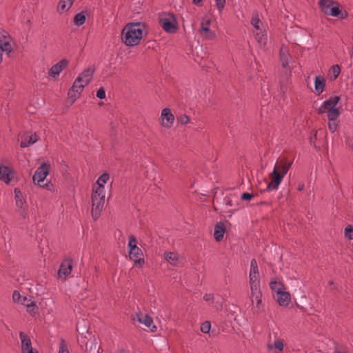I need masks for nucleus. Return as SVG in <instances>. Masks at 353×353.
<instances>
[{"label":"nucleus","mask_w":353,"mask_h":353,"mask_svg":"<svg viewBox=\"0 0 353 353\" xmlns=\"http://www.w3.org/2000/svg\"><path fill=\"white\" fill-rule=\"evenodd\" d=\"M110 176L107 172L103 173L93 185L92 193V216L97 219L103 208L105 198V184Z\"/></svg>","instance_id":"nucleus-1"},{"label":"nucleus","mask_w":353,"mask_h":353,"mask_svg":"<svg viewBox=\"0 0 353 353\" xmlns=\"http://www.w3.org/2000/svg\"><path fill=\"white\" fill-rule=\"evenodd\" d=\"M145 34L146 28L144 23H132L123 28L121 39L124 44H139Z\"/></svg>","instance_id":"nucleus-2"},{"label":"nucleus","mask_w":353,"mask_h":353,"mask_svg":"<svg viewBox=\"0 0 353 353\" xmlns=\"http://www.w3.org/2000/svg\"><path fill=\"white\" fill-rule=\"evenodd\" d=\"M270 288L279 305L281 307H288L291 302V294L287 292L285 285L273 279L270 283Z\"/></svg>","instance_id":"nucleus-3"},{"label":"nucleus","mask_w":353,"mask_h":353,"mask_svg":"<svg viewBox=\"0 0 353 353\" xmlns=\"http://www.w3.org/2000/svg\"><path fill=\"white\" fill-rule=\"evenodd\" d=\"M319 6L321 11L327 15L338 17L343 19L347 17V12L341 10L340 5L336 1L332 0H320Z\"/></svg>","instance_id":"nucleus-4"},{"label":"nucleus","mask_w":353,"mask_h":353,"mask_svg":"<svg viewBox=\"0 0 353 353\" xmlns=\"http://www.w3.org/2000/svg\"><path fill=\"white\" fill-rule=\"evenodd\" d=\"M250 23L252 26V33L256 41L259 43L265 44L267 42L266 28L259 19L258 13H254L252 16Z\"/></svg>","instance_id":"nucleus-5"},{"label":"nucleus","mask_w":353,"mask_h":353,"mask_svg":"<svg viewBox=\"0 0 353 353\" xmlns=\"http://www.w3.org/2000/svg\"><path fill=\"white\" fill-rule=\"evenodd\" d=\"M339 101L337 96L331 97L325 101L319 108L320 113H326L329 121H334L339 116V109L336 107Z\"/></svg>","instance_id":"nucleus-6"},{"label":"nucleus","mask_w":353,"mask_h":353,"mask_svg":"<svg viewBox=\"0 0 353 353\" xmlns=\"http://www.w3.org/2000/svg\"><path fill=\"white\" fill-rule=\"evenodd\" d=\"M128 248L130 259L134 261L135 264L141 265L143 263V253L141 249L137 247V239L133 236L129 237Z\"/></svg>","instance_id":"nucleus-7"},{"label":"nucleus","mask_w":353,"mask_h":353,"mask_svg":"<svg viewBox=\"0 0 353 353\" xmlns=\"http://www.w3.org/2000/svg\"><path fill=\"white\" fill-rule=\"evenodd\" d=\"M260 274L257 262L255 259L251 260L249 272V285L250 290H259L260 288Z\"/></svg>","instance_id":"nucleus-8"},{"label":"nucleus","mask_w":353,"mask_h":353,"mask_svg":"<svg viewBox=\"0 0 353 353\" xmlns=\"http://www.w3.org/2000/svg\"><path fill=\"white\" fill-rule=\"evenodd\" d=\"M159 23L167 32H174L177 29V21L174 14L164 13L159 17Z\"/></svg>","instance_id":"nucleus-9"},{"label":"nucleus","mask_w":353,"mask_h":353,"mask_svg":"<svg viewBox=\"0 0 353 353\" xmlns=\"http://www.w3.org/2000/svg\"><path fill=\"white\" fill-rule=\"evenodd\" d=\"M50 168V164L47 163H43L37 168L32 176V181L34 185H41V183L44 182L49 174Z\"/></svg>","instance_id":"nucleus-10"},{"label":"nucleus","mask_w":353,"mask_h":353,"mask_svg":"<svg viewBox=\"0 0 353 353\" xmlns=\"http://www.w3.org/2000/svg\"><path fill=\"white\" fill-rule=\"evenodd\" d=\"M250 299L254 313L260 314L263 311L264 305L262 301L261 289L250 290Z\"/></svg>","instance_id":"nucleus-11"},{"label":"nucleus","mask_w":353,"mask_h":353,"mask_svg":"<svg viewBox=\"0 0 353 353\" xmlns=\"http://www.w3.org/2000/svg\"><path fill=\"white\" fill-rule=\"evenodd\" d=\"M174 116L170 108H165L161 110L159 121L163 128L165 129L171 128L174 124Z\"/></svg>","instance_id":"nucleus-12"},{"label":"nucleus","mask_w":353,"mask_h":353,"mask_svg":"<svg viewBox=\"0 0 353 353\" xmlns=\"http://www.w3.org/2000/svg\"><path fill=\"white\" fill-rule=\"evenodd\" d=\"M94 73V69L88 68L82 71L79 76L77 77L73 83L77 85H82V89L90 82L92 79Z\"/></svg>","instance_id":"nucleus-13"},{"label":"nucleus","mask_w":353,"mask_h":353,"mask_svg":"<svg viewBox=\"0 0 353 353\" xmlns=\"http://www.w3.org/2000/svg\"><path fill=\"white\" fill-rule=\"evenodd\" d=\"M19 338L21 343V348L22 353H38V351L32 347L31 340L27 334L20 332Z\"/></svg>","instance_id":"nucleus-14"},{"label":"nucleus","mask_w":353,"mask_h":353,"mask_svg":"<svg viewBox=\"0 0 353 353\" xmlns=\"http://www.w3.org/2000/svg\"><path fill=\"white\" fill-rule=\"evenodd\" d=\"M14 193L16 205L18 208V209L21 211V214H23V216H25L24 214L27 210L28 206L23 194L19 188H15L14 190Z\"/></svg>","instance_id":"nucleus-15"},{"label":"nucleus","mask_w":353,"mask_h":353,"mask_svg":"<svg viewBox=\"0 0 353 353\" xmlns=\"http://www.w3.org/2000/svg\"><path fill=\"white\" fill-rule=\"evenodd\" d=\"M284 176L280 172H277L276 170H273L270 174L271 181L268 184L267 190H277Z\"/></svg>","instance_id":"nucleus-16"},{"label":"nucleus","mask_w":353,"mask_h":353,"mask_svg":"<svg viewBox=\"0 0 353 353\" xmlns=\"http://www.w3.org/2000/svg\"><path fill=\"white\" fill-rule=\"evenodd\" d=\"M67 65L68 61L65 59H62L50 68L48 71L49 76L53 79H57Z\"/></svg>","instance_id":"nucleus-17"},{"label":"nucleus","mask_w":353,"mask_h":353,"mask_svg":"<svg viewBox=\"0 0 353 353\" xmlns=\"http://www.w3.org/2000/svg\"><path fill=\"white\" fill-rule=\"evenodd\" d=\"M280 61L284 68L290 70V49L289 46H282L280 49Z\"/></svg>","instance_id":"nucleus-18"},{"label":"nucleus","mask_w":353,"mask_h":353,"mask_svg":"<svg viewBox=\"0 0 353 353\" xmlns=\"http://www.w3.org/2000/svg\"><path fill=\"white\" fill-rule=\"evenodd\" d=\"M14 171L13 170L6 165L0 164V179L6 183H9L13 178Z\"/></svg>","instance_id":"nucleus-19"},{"label":"nucleus","mask_w":353,"mask_h":353,"mask_svg":"<svg viewBox=\"0 0 353 353\" xmlns=\"http://www.w3.org/2000/svg\"><path fill=\"white\" fill-rule=\"evenodd\" d=\"M77 330L79 334L81 336V343L87 346V342L83 339H86V334H88V324L85 320L79 321L77 324Z\"/></svg>","instance_id":"nucleus-20"},{"label":"nucleus","mask_w":353,"mask_h":353,"mask_svg":"<svg viewBox=\"0 0 353 353\" xmlns=\"http://www.w3.org/2000/svg\"><path fill=\"white\" fill-rule=\"evenodd\" d=\"M72 268V262L68 260L64 261L61 264L59 270L58 271L59 279H63L66 276H68L71 273Z\"/></svg>","instance_id":"nucleus-21"},{"label":"nucleus","mask_w":353,"mask_h":353,"mask_svg":"<svg viewBox=\"0 0 353 353\" xmlns=\"http://www.w3.org/2000/svg\"><path fill=\"white\" fill-rule=\"evenodd\" d=\"M38 140L37 135L35 133H26L21 137V147L27 148L35 143Z\"/></svg>","instance_id":"nucleus-22"},{"label":"nucleus","mask_w":353,"mask_h":353,"mask_svg":"<svg viewBox=\"0 0 353 353\" xmlns=\"http://www.w3.org/2000/svg\"><path fill=\"white\" fill-rule=\"evenodd\" d=\"M163 256L165 260L172 265H178L181 261V257L174 252H165Z\"/></svg>","instance_id":"nucleus-23"},{"label":"nucleus","mask_w":353,"mask_h":353,"mask_svg":"<svg viewBox=\"0 0 353 353\" xmlns=\"http://www.w3.org/2000/svg\"><path fill=\"white\" fill-rule=\"evenodd\" d=\"M83 90L82 85H77L74 83L72 84V88L68 92V98L72 103H74V101L79 98Z\"/></svg>","instance_id":"nucleus-24"},{"label":"nucleus","mask_w":353,"mask_h":353,"mask_svg":"<svg viewBox=\"0 0 353 353\" xmlns=\"http://www.w3.org/2000/svg\"><path fill=\"white\" fill-rule=\"evenodd\" d=\"M210 23V19H203L201 23L199 32L203 37L211 39L214 37V34L209 28Z\"/></svg>","instance_id":"nucleus-25"},{"label":"nucleus","mask_w":353,"mask_h":353,"mask_svg":"<svg viewBox=\"0 0 353 353\" xmlns=\"http://www.w3.org/2000/svg\"><path fill=\"white\" fill-rule=\"evenodd\" d=\"M225 232V228L223 223L219 222L215 225L214 230V237L216 241H220L223 238Z\"/></svg>","instance_id":"nucleus-26"},{"label":"nucleus","mask_w":353,"mask_h":353,"mask_svg":"<svg viewBox=\"0 0 353 353\" xmlns=\"http://www.w3.org/2000/svg\"><path fill=\"white\" fill-rule=\"evenodd\" d=\"M325 79L323 76H316L314 79V90L318 94H321L325 89Z\"/></svg>","instance_id":"nucleus-27"},{"label":"nucleus","mask_w":353,"mask_h":353,"mask_svg":"<svg viewBox=\"0 0 353 353\" xmlns=\"http://www.w3.org/2000/svg\"><path fill=\"white\" fill-rule=\"evenodd\" d=\"M292 163V162L287 163L285 161H281L275 165L273 170H276L277 172H280L283 176H285L290 168Z\"/></svg>","instance_id":"nucleus-28"},{"label":"nucleus","mask_w":353,"mask_h":353,"mask_svg":"<svg viewBox=\"0 0 353 353\" xmlns=\"http://www.w3.org/2000/svg\"><path fill=\"white\" fill-rule=\"evenodd\" d=\"M74 1L75 0H60L57 6V11L60 13H63L69 10Z\"/></svg>","instance_id":"nucleus-29"},{"label":"nucleus","mask_w":353,"mask_h":353,"mask_svg":"<svg viewBox=\"0 0 353 353\" xmlns=\"http://www.w3.org/2000/svg\"><path fill=\"white\" fill-rule=\"evenodd\" d=\"M137 320L148 327H150L153 324L152 319L148 314H137Z\"/></svg>","instance_id":"nucleus-30"},{"label":"nucleus","mask_w":353,"mask_h":353,"mask_svg":"<svg viewBox=\"0 0 353 353\" xmlns=\"http://www.w3.org/2000/svg\"><path fill=\"white\" fill-rule=\"evenodd\" d=\"M14 42L9 33L5 30H0V44H10Z\"/></svg>","instance_id":"nucleus-31"},{"label":"nucleus","mask_w":353,"mask_h":353,"mask_svg":"<svg viewBox=\"0 0 353 353\" xmlns=\"http://www.w3.org/2000/svg\"><path fill=\"white\" fill-rule=\"evenodd\" d=\"M341 72L339 65H334L328 71V77L331 81L335 80Z\"/></svg>","instance_id":"nucleus-32"},{"label":"nucleus","mask_w":353,"mask_h":353,"mask_svg":"<svg viewBox=\"0 0 353 353\" xmlns=\"http://www.w3.org/2000/svg\"><path fill=\"white\" fill-rule=\"evenodd\" d=\"M85 21V14L83 11L77 13L74 17V24L77 26H82Z\"/></svg>","instance_id":"nucleus-33"},{"label":"nucleus","mask_w":353,"mask_h":353,"mask_svg":"<svg viewBox=\"0 0 353 353\" xmlns=\"http://www.w3.org/2000/svg\"><path fill=\"white\" fill-rule=\"evenodd\" d=\"M12 51V46H0V63L3 60V55L10 57Z\"/></svg>","instance_id":"nucleus-34"},{"label":"nucleus","mask_w":353,"mask_h":353,"mask_svg":"<svg viewBox=\"0 0 353 353\" xmlns=\"http://www.w3.org/2000/svg\"><path fill=\"white\" fill-rule=\"evenodd\" d=\"M58 353H70L69 345L63 339H61L59 343Z\"/></svg>","instance_id":"nucleus-35"},{"label":"nucleus","mask_w":353,"mask_h":353,"mask_svg":"<svg viewBox=\"0 0 353 353\" xmlns=\"http://www.w3.org/2000/svg\"><path fill=\"white\" fill-rule=\"evenodd\" d=\"M268 348L270 350H273L274 349L277 350L278 352H281L283 349V343L281 340H275L273 343L268 344Z\"/></svg>","instance_id":"nucleus-36"},{"label":"nucleus","mask_w":353,"mask_h":353,"mask_svg":"<svg viewBox=\"0 0 353 353\" xmlns=\"http://www.w3.org/2000/svg\"><path fill=\"white\" fill-rule=\"evenodd\" d=\"M344 234L345 238L348 239L349 240L353 239V226L351 225H347L345 227L344 230Z\"/></svg>","instance_id":"nucleus-37"},{"label":"nucleus","mask_w":353,"mask_h":353,"mask_svg":"<svg viewBox=\"0 0 353 353\" xmlns=\"http://www.w3.org/2000/svg\"><path fill=\"white\" fill-rule=\"evenodd\" d=\"M39 186L41 187V188H45V189H46L47 190H48L50 192H54V186L52 183V182L50 181H48L45 183H42L41 185H39Z\"/></svg>","instance_id":"nucleus-38"},{"label":"nucleus","mask_w":353,"mask_h":353,"mask_svg":"<svg viewBox=\"0 0 353 353\" xmlns=\"http://www.w3.org/2000/svg\"><path fill=\"white\" fill-rule=\"evenodd\" d=\"M219 13H221L225 6V0H214Z\"/></svg>","instance_id":"nucleus-39"},{"label":"nucleus","mask_w":353,"mask_h":353,"mask_svg":"<svg viewBox=\"0 0 353 353\" xmlns=\"http://www.w3.org/2000/svg\"><path fill=\"white\" fill-rule=\"evenodd\" d=\"M211 329V324L209 321H205L201 324V330L203 333H208Z\"/></svg>","instance_id":"nucleus-40"},{"label":"nucleus","mask_w":353,"mask_h":353,"mask_svg":"<svg viewBox=\"0 0 353 353\" xmlns=\"http://www.w3.org/2000/svg\"><path fill=\"white\" fill-rule=\"evenodd\" d=\"M23 296H21L19 292L14 291L12 294V299L14 303H20Z\"/></svg>","instance_id":"nucleus-41"},{"label":"nucleus","mask_w":353,"mask_h":353,"mask_svg":"<svg viewBox=\"0 0 353 353\" xmlns=\"http://www.w3.org/2000/svg\"><path fill=\"white\" fill-rule=\"evenodd\" d=\"M26 308L27 312L31 314H34L37 312V305L34 301L32 303V304L28 305Z\"/></svg>","instance_id":"nucleus-42"},{"label":"nucleus","mask_w":353,"mask_h":353,"mask_svg":"<svg viewBox=\"0 0 353 353\" xmlns=\"http://www.w3.org/2000/svg\"><path fill=\"white\" fill-rule=\"evenodd\" d=\"M190 121V118L188 116H187L186 114H183V115H181L179 118V122L181 124V125H186L187 123H188Z\"/></svg>","instance_id":"nucleus-43"},{"label":"nucleus","mask_w":353,"mask_h":353,"mask_svg":"<svg viewBox=\"0 0 353 353\" xmlns=\"http://www.w3.org/2000/svg\"><path fill=\"white\" fill-rule=\"evenodd\" d=\"M338 125L336 120L329 121L328 128L332 132H334L337 129Z\"/></svg>","instance_id":"nucleus-44"},{"label":"nucleus","mask_w":353,"mask_h":353,"mask_svg":"<svg viewBox=\"0 0 353 353\" xmlns=\"http://www.w3.org/2000/svg\"><path fill=\"white\" fill-rule=\"evenodd\" d=\"M34 301H33L31 298H28L27 296H23L20 303L22 305H24L26 307H27L28 305L32 304V303Z\"/></svg>","instance_id":"nucleus-45"},{"label":"nucleus","mask_w":353,"mask_h":353,"mask_svg":"<svg viewBox=\"0 0 353 353\" xmlns=\"http://www.w3.org/2000/svg\"><path fill=\"white\" fill-rule=\"evenodd\" d=\"M97 97L100 99H103L105 98V91L103 88H101L97 90Z\"/></svg>","instance_id":"nucleus-46"},{"label":"nucleus","mask_w":353,"mask_h":353,"mask_svg":"<svg viewBox=\"0 0 353 353\" xmlns=\"http://www.w3.org/2000/svg\"><path fill=\"white\" fill-rule=\"evenodd\" d=\"M253 198V194L248 192H243L241 194V199L244 201H250Z\"/></svg>","instance_id":"nucleus-47"},{"label":"nucleus","mask_w":353,"mask_h":353,"mask_svg":"<svg viewBox=\"0 0 353 353\" xmlns=\"http://www.w3.org/2000/svg\"><path fill=\"white\" fill-rule=\"evenodd\" d=\"M203 299L205 301H210L213 299V295L212 294H205Z\"/></svg>","instance_id":"nucleus-48"},{"label":"nucleus","mask_w":353,"mask_h":353,"mask_svg":"<svg viewBox=\"0 0 353 353\" xmlns=\"http://www.w3.org/2000/svg\"><path fill=\"white\" fill-rule=\"evenodd\" d=\"M347 144L353 149V136L347 139Z\"/></svg>","instance_id":"nucleus-49"},{"label":"nucleus","mask_w":353,"mask_h":353,"mask_svg":"<svg viewBox=\"0 0 353 353\" xmlns=\"http://www.w3.org/2000/svg\"><path fill=\"white\" fill-rule=\"evenodd\" d=\"M192 3L197 6H203V0H192Z\"/></svg>","instance_id":"nucleus-50"},{"label":"nucleus","mask_w":353,"mask_h":353,"mask_svg":"<svg viewBox=\"0 0 353 353\" xmlns=\"http://www.w3.org/2000/svg\"><path fill=\"white\" fill-rule=\"evenodd\" d=\"M225 205H228V206H233L234 205L232 200H230V199H225Z\"/></svg>","instance_id":"nucleus-51"},{"label":"nucleus","mask_w":353,"mask_h":353,"mask_svg":"<svg viewBox=\"0 0 353 353\" xmlns=\"http://www.w3.org/2000/svg\"><path fill=\"white\" fill-rule=\"evenodd\" d=\"M304 184H299V186H298V190L299 191H302L303 189H304Z\"/></svg>","instance_id":"nucleus-52"},{"label":"nucleus","mask_w":353,"mask_h":353,"mask_svg":"<svg viewBox=\"0 0 353 353\" xmlns=\"http://www.w3.org/2000/svg\"><path fill=\"white\" fill-rule=\"evenodd\" d=\"M202 46H195V48H194V49H193V50H197V49H198L199 48H202Z\"/></svg>","instance_id":"nucleus-53"},{"label":"nucleus","mask_w":353,"mask_h":353,"mask_svg":"<svg viewBox=\"0 0 353 353\" xmlns=\"http://www.w3.org/2000/svg\"><path fill=\"white\" fill-rule=\"evenodd\" d=\"M329 284H330V285H333V284H334V282H333L332 281H329Z\"/></svg>","instance_id":"nucleus-54"},{"label":"nucleus","mask_w":353,"mask_h":353,"mask_svg":"<svg viewBox=\"0 0 353 353\" xmlns=\"http://www.w3.org/2000/svg\"><path fill=\"white\" fill-rule=\"evenodd\" d=\"M92 343L95 345V339H94Z\"/></svg>","instance_id":"nucleus-55"},{"label":"nucleus","mask_w":353,"mask_h":353,"mask_svg":"<svg viewBox=\"0 0 353 353\" xmlns=\"http://www.w3.org/2000/svg\"><path fill=\"white\" fill-rule=\"evenodd\" d=\"M152 328L155 329L156 328V326L155 325H153ZM152 331H154L153 329L151 330Z\"/></svg>","instance_id":"nucleus-56"}]
</instances>
